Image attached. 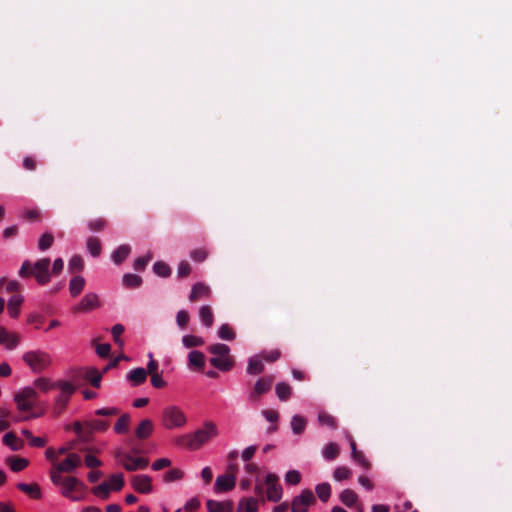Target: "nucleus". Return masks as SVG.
<instances>
[{
    "label": "nucleus",
    "instance_id": "nucleus-1",
    "mask_svg": "<svg viewBox=\"0 0 512 512\" xmlns=\"http://www.w3.org/2000/svg\"><path fill=\"white\" fill-rule=\"evenodd\" d=\"M218 435V429L214 422L205 421L203 426L193 433H188L177 437L176 444L183 446L188 450L195 451L207 444L211 439Z\"/></svg>",
    "mask_w": 512,
    "mask_h": 512
},
{
    "label": "nucleus",
    "instance_id": "nucleus-2",
    "mask_svg": "<svg viewBox=\"0 0 512 512\" xmlns=\"http://www.w3.org/2000/svg\"><path fill=\"white\" fill-rule=\"evenodd\" d=\"M50 263L49 258L38 259L34 264L25 260L19 270V276L22 278L33 276L38 284L45 285L50 281Z\"/></svg>",
    "mask_w": 512,
    "mask_h": 512
},
{
    "label": "nucleus",
    "instance_id": "nucleus-3",
    "mask_svg": "<svg viewBox=\"0 0 512 512\" xmlns=\"http://www.w3.org/2000/svg\"><path fill=\"white\" fill-rule=\"evenodd\" d=\"M208 351L214 356L210 358V364L220 371H229L234 367V359L229 354L230 348L226 344L216 343L208 347Z\"/></svg>",
    "mask_w": 512,
    "mask_h": 512
},
{
    "label": "nucleus",
    "instance_id": "nucleus-4",
    "mask_svg": "<svg viewBox=\"0 0 512 512\" xmlns=\"http://www.w3.org/2000/svg\"><path fill=\"white\" fill-rule=\"evenodd\" d=\"M187 423V417L183 410L176 405L165 407L161 414V424L168 430L182 428Z\"/></svg>",
    "mask_w": 512,
    "mask_h": 512
},
{
    "label": "nucleus",
    "instance_id": "nucleus-5",
    "mask_svg": "<svg viewBox=\"0 0 512 512\" xmlns=\"http://www.w3.org/2000/svg\"><path fill=\"white\" fill-rule=\"evenodd\" d=\"M61 494L71 501H81L86 495V485L78 478L69 476L65 477V481L61 485Z\"/></svg>",
    "mask_w": 512,
    "mask_h": 512
},
{
    "label": "nucleus",
    "instance_id": "nucleus-6",
    "mask_svg": "<svg viewBox=\"0 0 512 512\" xmlns=\"http://www.w3.org/2000/svg\"><path fill=\"white\" fill-rule=\"evenodd\" d=\"M23 361L34 373H40L51 364V357L44 351H28L23 354Z\"/></svg>",
    "mask_w": 512,
    "mask_h": 512
},
{
    "label": "nucleus",
    "instance_id": "nucleus-7",
    "mask_svg": "<svg viewBox=\"0 0 512 512\" xmlns=\"http://www.w3.org/2000/svg\"><path fill=\"white\" fill-rule=\"evenodd\" d=\"M58 388L60 389V394L55 399L53 407V412L56 416L64 412L71 396L76 390L75 386L67 381H58Z\"/></svg>",
    "mask_w": 512,
    "mask_h": 512
},
{
    "label": "nucleus",
    "instance_id": "nucleus-8",
    "mask_svg": "<svg viewBox=\"0 0 512 512\" xmlns=\"http://www.w3.org/2000/svg\"><path fill=\"white\" fill-rule=\"evenodd\" d=\"M38 399L36 389L32 387H25L14 395V401L17 409L20 412H29L35 406V401Z\"/></svg>",
    "mask_w": 512,
    "mask_h": 512
},
{
    "label": "nucleus",
    "instance_id": "nucleus-9",
    "mask_svg": "<svg viewBox=\"0 0 512 512\" xmlns=\"http://www.w3.org/2000/svg\"><path fill=\"white\" fill-rule=\"evenodd\" d=\"M264 484L266 486V499L271 502H279L283 494L279 477L275 473H268Z\"/></svg>",
    "mask_w": 512,
    "mask_h": 512
},
{
    "label": "nucleus",
    "instance_id": "nucleus-10",
    "mask_svg": "<svg viewBox=\"0 0 512 512\" xmlns=\"http://www.w3.org/2000/svg\"><path fill=\"white\" fill-rule=\"evenodd\" d=\"M115 457L122 464L124 469L129 472H133L138 469H145L149 464L148 459L146 458H134L130 454L123 453L121 451H118Z\"/></svg>",
    "mask_w": 512,
    "mask_h": 512
},
{
    "label": "nucleus",
    "instance_id": "nucleus-11",
    "mask_svg": "<svg viewBox=\"0 0 512 512\" xmlns=\"http://www.w3.org/2000/svg\"><path fill=\"white\" fill-rule=\"evenodd\" d=\"M273 382L274 376L272 375L259 378L249 393V401L252 403H257L263 395L271 390Z\"/></svg>",
    "mask_w": 512,
    "mask_h": 512
},
{
    "label": "nucleus",
    "instance_id": "nucleus-12",
    "mask_svg": "<svg viewBox=\"0 0 512 512\" xmlns=\"http://www.w3.org/2000/svg\"><path fill=\"white\" fill-rule=\"evenodd\" d=\"M316 502L313 492L305 489L300 495L294 497L291 503L292 512H307L309 507Z\"/></svg>",
    "mask_w": 512,
    "mask_h": 512
},
{
    "label": "nucleus",
    "instance_id": "nucleus-13",
    "mask_svg": "<svg viewBox=\"0 0 512 512\" xmlns=\"http://www.w3.org/2000/svg\"><path fill=\"white\" fill-rule=\"evenodd\" d=\"M131 485L137 492L147 494L152 491V478L148 475H134L131 477Z\"/></svg>",
    "mask_w": 512,
    "mask_h": 512
},
{
    "label": "nucleus",
    "instance_id": "nucleus-14",
    "mask_svg": "<svg viewBox=\"0 0 512 512\" xmlns=\"http://www.w3.org/2000/svg\"><path fill=\"white\" fill-rule=\"evenodd\" d=\"M58 471H64L65 473H71L81 465V458L76 453H70L66 459L62 462L57 463Z\"/></svg>",
    "mask_w": 512,
    "mask_h": 512
},
{
    "label": "nucleus",
    "instance_id": "nucleus-15",
    "mask_svg": "<svg viewBox=\"0 0 512 512\" xmlns=\"http://www.w3.org/2000/svg\"><path fill=\"white\" fill-rule=\"evenodd\" d=\"M211 296V290L209 286L202 282H197L193 285L190 295H189V301L190 302H196L201 299H208Z\"/></svg>",
    "mask_w": 512,
    "mask_h": 512
},
{
    "label": "nucleus",
    "instance_id": "nucleus-16",
    "mask_svg": "<svg viewBox=\"0 0 512 512\" xmlns=\"http://www.w3.org/2000/svg\"><path fill=\"white\" fill-rule=\"evenodd\" d=\"M99 306V298L94 293L86 294L79 304L74 308L75 312L91 311Z\"/></svg>",
    "mask_w": 512,
    "mask_h": 512
},
{
    "label": "nucleus",
    "instance_id": "nucleus-17",
    "mask_svg": "<svg viewBox=\"0 0 512 512\" xmlns=\"http://www.w3.org/2000/svg\"><path fill=\"white\" fill-rule=\"evenodd\" d=\"M20 342V337L16 333L9 332L6 328L0 326V345H4L7 349H14Z\"/></svg>",
    "mask_w": 512,
    "mask_h": 512
},
{
    "label": "nucleus",
    "instance_id": "nucleus-18",
    "mask_svg": "<svg viewBox=\"0 0 512 512\" xmlns=\"http://www.w3.org/2000/svg\"><path fill=\"white\" fill-rule=\"evenodd\" d=\"M235 482V476L221 475L217 477L214 489L216 492H227L234 488Z\"/></svg>",
    "mask_w": 512,
    "mask_h": 512
},
{
    "label": "nucleus",
    "instance_id": "nucleus-19",
    "mask_svg": "<svg viewBox=\"0 0 512 512\" xmlns=\"http://www.w3.org/2000/svg\"><path fill=\"white\" fill-rule=\"evenodd\" d=\"M265 369L262 358L259 355H254L249 358L247 365V373L249 375H259Z\"/></svg>",
    "mask_w": 512,
    "mask_h": 512
},
{
    "label": "nucleus",
    "instance_id": "nucleus-20",
    "mask_svg": "<svg viewBox=\"0 0 512 512\" xmlns=\"http://www.w3.org/2000/svg\"><path fill=\"white\" fill-rule=\"evenodd\" d=\"M23 297L20 294H14L8 300L7 310L12 318H17L20 314V306L23 303Z\"/></svg>",
    "mask_w": 512,
    "mask_h": 512
},
{
    "label": "nucleus",
    "instance_id": "nucleus-21",
    "mask_svg": "<svg viewBox=\"0 0 512 512\" xmlns=\"http://www.w3.org/2000/svg\"><path fill=\"white\" fill-rule=\"evenodd\" d=\"M153 431V422L149 419L142 420L137 428L135 429V436L138 439H146L148 438Z\"/></svg>",
    "mask_w": 512,
    "mask_h": 512
},
{
    "label": "nucleus",
    "instance_id": "nucleus-22",
    "mask_svg": "<svg viewBox=\"0 0 512 512\" xmlns=\"http://www.w3.org/2000/svg\"><path fill=\"white\" fill-rule=\"evenodd\" d=\"M127 379L133 386L141 385L147 379V371L144 368H135L128 373Z\"/></svg>",
    "mask_w": 512,
    "mask_h": 512
},
{
    "label": "nucleus",
    "instance_id": "nucleus-23",
    "mask_svg": "<svg viewBox=\"0 0 512 512\" xmlns=\"http://www.w3.org/2000/svg\"><path fill=\"white\" fill-rule=\"evenodd\" d=\"M17 488L25 494L29 495L32 499H40L42 497L40 486L36 483H18Z\"/></svg>",
    "mask_w": 512,
    "mask_h": 512
},
{
    "label": "nucleus",
    "instance_id": "nucleus-24",
    "mask_svg": "<svg viewBox=\"0 0 512 512\" xmlns=\"http://www.w3.org/2000/svg\"><path fill=\"white\" fill-rule=\"evenodd\" d=\"M189 366L202 370L205 366V355L198 350H193L188 354Z\"/></svg>",
    "mask_w": 512,
    "mask_h": 512
},
{
    "label": "nucleus",
    "instance_id": "nucleus-25",
    "mask_svg": "<svg viewBox=\"0 0 512 512\" xmlns=\"http://www.w3.org/2000/svg\"><path fill=\"white\" fill-rule=\"evenodd\" d=\"M3 443L12 451H19L24 447V442L19 439L15 433L8 432L3 437Z\"/></svg>",
    "mask_w": 512,
    "mask_h": 512
},
{
    "label": "nucleus",
    "instance_id": "nucleus-26",
    "mask_svg": "<svg viewBox=\"0 0 512 512\" xmlns=\"http://www.w3.org/2000/svg\"><path fill=\"white\" fill-rule=\"evenodd\" d=\"M110 423L106 420L101 419H93L86 421V427L90 432V439L92 438L93 432H104L108 429Z\"/></svg>",
    "mask_w": 512,
    "mask_h": 512
},
{
    "label": "nucleus",
    "instance_id": "nucleus-27",
    "mask_svg": "<svg viewBox=\"0 0 512 512\" xmlns=\"http://www.w3.org/2000/svg\"><path fill=\"white\" fill-rule=\"evenodd\" d=\"M258 500L253 497H245L242 498L239 501L237 512H257L258 506H257Z\"/></svg>",
    "mask_w": 512,
    "mask_h": 512
},
{
    "label": "nucleus",
    "instance_id": "nucleus-28",
    "mask_svg": "<svg viewBox=\"0 0 512 512\" xmlns=\"http://www.w3.org/2000/svg\"><path fill=\"white\" fill-rule=\"evenodd\" d=\"M131 247L127 244L120 245L113 253L112 260L116 265H120L129 256Z\"/></svg>",
    "mask_w": 512,
    "mask_h": 512
},
{
    "label": "nucleus",
    "instance_id": "nucleus-29",
    "mask_svg": "<svg viewBox=\"0 0 512 512\" xmlns=\"http://www.w3.org/2000/svg\"><path fill=\"white\" fill-rule=\"evenodd\" d=\"M208 512H225V506H228V512H232L233 503L231 501L219 502L216 500H208L207 503Z\"/></svg>",
    "mask_w": 512,
    "mask_h": 512
},
{
    "label": "nucleus",
    "instance_id": "nucleus-30",
    "mask_svg": "<svg viewBox=\"0 0 512 512\" xmlns=\"http://www.w3.org/2000/svg\"><path fill=\"white\" fill-rule=\"evenodd\" d=\"M33 385H34V387H33L34 389L37 388L40 391L47 393L52 389L58 388V381L52 382L48 378L40 377V378H37L36 380H34Z\"/></svg>",
    "mask_w": 512,
    "mask_h": 512
},
{
    "label": "nucleus",
    "instance_id": "nucleus-31",
    "mask_svg": "<svg viewBox=\"0 0 512 512\" xmlns=\"http://www.w3.org/2000/svg\"><path fill=\"white\" fill-rule=\"evenodd\" d=\"M199 317L204 326L209 328L213 325L214 315L212 308L209 305L200 307Z\"/></svg>",
    "mask_w": 512,
    "mask_h": 512
},
{
    "label": "nucleus",
    "instance_id": "nucleus-32",
    "mask_svg": "<svg viewBox=\"0 0 512 512\" xmlns=\"http://www.w3.org/2000/svg\"><path fill=\"white\" fill-rule=\"evenodd\" d=\"M85 286V279L82 276H74L69 283V291L73 297L79 295Z\"/></svg>",
    "mask_w": 512,
    "mask_h": 512
},
{
    "label": "nucleus",
    "instance_id": "nucleus-33",
    "mask_svg": "<svg viewBox=\"0 0 512 512\" xmlns=\"http://www.w3.org/2000/svg\"><path fill=\"white\" fill-rule=\"evenodd\" d=\"M7 463L12 471L20 472L28 466L29 461L25 458L10 456L7 458Z\"/></svg>",
    "mask_w": 512,
    "mask_h": 512
},
{
    "label": "nucleus",
    "instance_id": "nucleus-34",
    "mask_svg": "<svg viewBox=\"0 0 512 512\" xmlns=\"http://www.w3.org/2000/svg\"><path fill=\"white\" fill-rule=\"evenodd\" d=\"M86 248L93 257H98L102 251V245L97 237H88L86 241Z\"/></svg>",
    "mask_w": 512,
    "mask_h": 512
},
{
    "label": "nucleus",
    "instance_id": "nucleus-35",
    "mask_svg": "<svg viewBox=\"0 0 512 512\" xmlns=\"http://www.w3.org/2000/svg\"><path fill=\"white\" fill-rule=\"evenodd\" d=\"M307 425V421L300 415H294L291 420V429L294 434L300 435L304 432Z\"/></svg>",
    "mask_w": 512,
    "mask_h": 512
},
{
    "label": "nucleus",
    "instance_id": "nucleus-36",
    "mask_svg": "<svg viewBox=\"0 0 512 512\" xmlns=\"http://www.w3.org/2000/svg\"><path fill=\"white\" fill-rule=\"evenodd\" d=\"M276 395L281 401H287L292 395V388L285 382L278 383L275 387Z\"/></svg>",
    "mask_w": 512,
    "mask_h": 512
},
{
    "label": "nucleus",
    "instance_id": "nucleus-37",
    "mask_svg": "<svg viewBox=\"0 0 512 512\" xmlns=\"http://www.w3.org/2000/svg\"><path fill=\"white\" fill-rule=\"evenodd\" d=\"M341 502L347 507H352L358 500L357 494L351 489H345L340 494Z\"/></svg>",
    "mask_w": 512,
    "mask_h": 512
},
{
    "label": "nucleus",
    "instance_id": "nucleus-38",
    "mask_svg": "<svg viewBox=\"0 0 512 512\" xmlns=\"http://www.w3.org/2000/svg\"><path fill=\"white\" fill-rule=\"evenodd\" d=\"M73 430L83 442L90 441V432L88 430V427H86V422L84 424H82L79 421L74 422Z\"/></svg>",
    "mask_w": 512,
    "mask_h": 512
},
{
    "label": "nucleus",
    "instance_id": "nucleus-39",
    "mask_svg": "<svg viewBox=\"0 0 512 512\" xmlns=\"http://www.w3.org/2000/svg\"><path fill=\"white\" fill-rule=\"evenodd\" d=\"M123 284L127 288H137L142 284V278L136 274H125L123 276Z\"/></svg>",
    "mask_w": 512,
    "mask_h": 512
},
{
    "label": "nucleus",
    "instance_id": "nucleus-40",
    "mask_svg": "<svg viewBox=\"0 0 512 512\" xmlns=\"http://www.w3.org/2000/svg\"><path fill=\"white\" fill-rule=\"evenodd\" d=\"M316 493L322 502H327L331 495V486L329 483H321L316 486Z\"/></svg>",
    "mask_w": 512,
    "mask_h": 512
},
{
    "label": "nucleus",
    "instance_id": "nucleus-41",
    "mask_svg": "<svg viewBox=\"0 0 512 512\" xmlns=\"http://www.w3.org/2000/svg\"><path fill=\"white\" fill-rule=\"evenodd\" d=\"M339 455V447L336 443H328L323 449V457L327 460H334Z\"/></svg>",
    "mask_w": 512,
    "mask_h": 512
},
{
    "label": "nucleus",
    "instance_id": "nucleus-42",
    "mask_svg": "<svg viewBox=\"0 0 512 512\" xmlns=\"http://www.w3.org/2000/svg\"><path fill=\"white\" fill-rule=\"evenodd\" d=\"M218 336L222 340L232 341L235 339V332L228 324H222L218 330Z\"/></svg>",
    "mask_w": 512,
    "mask_h": 512
},
{
    "label": "nucleus",
    "instance_id": "nucleus-43",
    "mask_svg": "<svg viewBox=\"0 0 512 512\" xmlns=\"http://www.w3.org/2000/svg\"><path fill=\"white\" fill-rule=\"evenodd\" d=\"M130 417L128 414H123L116 422L114 430L117 434H124L128 431Z\"/></svg>",
    "mask_w": 512,
    "mask_h": 512
},
{
    "label": "nucleus",
    "instance_id": "nucleus-44",
    "mask_svg": "<svg viewBox=\"0 0 512 512\" xmlns=\"http://www.w3.org/2000/svg\"><path fill=\"white\" fill-rule=\"evenodd\" d=\"M92 493L102 499H108L110 496L111 488L107 482H103L100 485L92 488Z\"/></svg>",
    "mask_w": 512,
    "mask_h": 512
},
{
    "label": "nucleus",
    "instance_id": "nucleus-45",
    "mask_svg": "<svg viewBox=\"0 0 512 512\" xmlns=\"http://www.w3.org/2000/svg\"><path fill=\"white\" fill-rule=\"evenodd\" d=\"M182 343L186 348L199 347L204 344V340L201 337L194 335H185L182 338Z\"/></svg>",
    "mask_w": 512,
    "mask_h": 512
},
{
    "label": "nucleus",
    "instance_id": "nucleus-46",
    "mask_svg": "<svg viewBox=\"0 0 512 512\" xmlns=\"http://www.w3.org/2000/svg\"><path fill=\"white\" fill-rule=\"evenodd\" d=\"M85 378H86V380H88L90 382V384L93 387H95V388H99L100 387L101 379H102V374L99 373L96 369L88 370L86 372Z\"/></svg>",
    "mask_w": 512,
    "mask_h": 512
},
{
    "label": "nucleus",
    "instance_id": "nucleus-47",
    "mask_svg": "<svg viewBox=\"0 0 512 512\" xmlns=\"http://www.w3.org/2000/svg\"><path fill=\"white\" fill-rule=\"evenodd\" d=\"M124 331L125 328L122 324H115L111 329L113 340L115 344L118 345L120 348L124 346V341L121 339V335L124 333Z\"/></svg>",
    "mask_w": 512,
    "mask_h": 512
},
{
    "label": "nucleus",
    "instance_id": "nucleus-48",
    "mask_svg": "<svg viewBox=\"0 0 512 512\" xmlns=\"http://www.w3.org/2000/svg\"><path fill=\"white\" fill-rule=\"evenodd\" d=\"M68 268H69V271L72 273L82 271L84 268V262H83L82 257L80 255H74L69 260Z\"/></svg>",
    "mask_w": 512,
    "mask_h": 512
},
{
    "label": "nucleus",
    "instance_id": "nucleus-49",
    "mask_svg": "<svg viewBox=\"0 0 512 512\" xmlns=\"http://www.w3.org/2000/svg\"><path fill=\"white\" fill-rule=\"evenodd\" d=\"M153 271L160 277H168L171 274L170 267L163 261L154 263Z\"/></svg>",
    "mask_w": 512,
    "mask_h": 512
},
{
    "label": "nucleus",
    "instance_id": "nucleus-50",
    "mask_svg": "<svg viewBox=\"0 0 512 512\" xmlns=\"http://www.w3.org/2000/svg\"><path fill=\"white\" fill-rule=\"evenodd\" d=\"M87 226L90 231L100 232L103 231L107 226V220L104 218H96L88 221Z\"/></svg>",
    "mask_w": 512,
    "mask_h": 512
},
{
    "label": "nucleus",
    "instance_id": "nucleus-51",
    "mask_svg": "<svg viewBox=\"0 0 512 512\" xmlns=\"http://www.w3.org/2000/svg\"><path fill=\"white\" fill-rule=\"evenodd\" d=\"M318 421L323 426H328L333 429L337 427L336 419L332 415L325 412L319 413Z\"/></svg>",
    "mask_w": 512,
    "mask_h": 512
},
{
    "label": "nucleus",
    "instance_id": "nucleus-52",
    "mask_svg": "<svg viewBox=\"0 0 512 512\" xmlns=\"http://www.w3.org/2000/svg\"><path fill=\"white\" fill-rule=\"evenodd\" d=\"M183 476H184V473L182 470H180L178 468H173L164 474L163 480H164V482H167V483L174 482V481H178V480L182 479Z\"/></svg>",
    "mask_w": 512,
    "mask_h": 512
},
{
    "label": "nucleus",
    "instance_id": "nucleus-53",
    "mask_svg": "<svg viewBox=\"0 0 512 512\" xmlns=\"http://www.w3.org/2000/svg\"><path fill=\"white\" fill-rule=\"evenodd\" d=\"M110 485L111 490L119 491L124 486V478L122 473L113 474L110 476Z\"/></svg>",
    "mask_w": 512,
    "mask_h": 512
},
{
    "label": "nucleus",
    "instance_id": "nucleus-54",
    "mask_svg": "<svg viewBox=\"0 0 512 512\" xmlns=\"http://www.w3.org/2000/svg\"><path fill=\"white\" fill-rule=\"evenodd\" d=\"M53 241L54 237L51 233H44L39 239L38 248L41 251H45L52 246Z\"/></svg>",
    "mask_w": 512,
    "mask_h": 512
},
{
    "label": "nucleus",
    "instance_id": "nucleus-55",
    "mask_svg": "<svg viewBox=\"0 0 512 512\" xmlns=\"http://www.w3.org/2000/svg\"><path fill=\"white\" fill-rule=\"evenodd\" d=\"M351 476V470L346 466L337 467L334 470L333 477L337 481L348 479Z\"/></svg>",
    "mask_w": 512,
    "mask_h": 512
},
{
    "label": "nucleus",
    "instance_id": "nucleus-56",
    "mask_svg": "<svg viewBox=\"0 0 512 512\" xmlns=\"http://www.w3.org/2000/svg\"><path fill=\"white\" fill-rule=\"evenodd\" d=\"M301 474L297 470H289L285 474V481L288 485H297L301 482Z\"/></svg>",
    "mask_w": 512,
    "mask_h": 512
},
{
    "label": "nucleus",
    "instance_id": "nucleus-57",
    "mask_svg": "<svg viewBox=\"0 0 512 512\" xmlns=\"http://www.w3.org/2000/svg\"><path fill=\"white\" fill-rule=\"evenodd\" d=\"M190 320L189 313L186 310H179L176 315L177 325L184 329Z\"/></svg>",
    "mask_w": 512,
    "mask_h": 512
},
{
    "label": "nucleus",
    "instance_id": "nucleus-58",
    "mask_svg": "<svg viewBox=\"0 0 512 512\" xmlns=\"http://www.w3.org/2000/svg\"><path fill=\"white\" fill-rule=\"evenodd\" d=\"M61 473H65L64 471H58L57 465H54V468L50 471V479L54 485H62L65 481V478L61 476Z\"/></svg>",
    "mask_w": 512,
    "mask_h": 512
},
{
    "label": "nucleus",
    "instance_id": "nucleus-59",
    "mask_svg": "<svg viewBox=\"0 0 512 512\" xmlns=\"http://www.w3.org/2000/svg\"><path fill=\"white\" fill-rule=\"evenodd\" d=\"M254 492L260 501L264 502L266 500V492L264 491V483H262L258 477H256V479H255Z\"/></svg>",
    "mask_w": 512,
    "mask_h": 512
},
{
    "label": "nucleus",
    "instance_id": "nucleus-60",
    "mask_svg": "<svg viewBox=\"0 0 512 512\" xmlns=\"http://www.w3.org/2000/svg\"><path fill=\"white\" fill-rule=\"evenodd\" d=\"M263 361H267L269 363L275 362L280 357V351L279 350H271L268 352H262L261 355H259Z\"/></svg>",
    "mask_w": 512,
    "mask_h": 512
},
{
    "label": "nucleus",
    "instance_id": "nucleus-61",
    "mask_svg": "<svg viewBox=\"0 0 512 512\" xmlns=\"http://www.w3.org/2000/svg\"><path fill=\"white\" fill-rule=\"evenodd\" d=\"M4 284L6 285V291L10 293L17 292L20 289V284L17 281L12 280L6 282V279L2 278L0 280V290L2 289Z\"/></svg>",
    "mask_w": 512,
    "mask_h": 512
},
{
    "label": "nucleus",
    "instance_id": "nucleus-62",
    "mask_svg": "<svg viewBox=\"0 0 512 512\" xmlns=\"http://www.w3.org/2000/svg\"><path fill=\"white\" fill-rule=\"evenodd\" d=\"M151 257L152 256L149 254L147 256H142V257H138L137 259H135L134 269L138 270V271L144 270L145 267L147 266L148 262L150 261Z\"/></svg>",
    "mask_w": 512,
    "mask_h": 512
},
{
    "label": "nucleus",
    "instance_id": "nucleus-63",
    "mask_svg": "<svg viewBox=\"0 0 512 512\" xmlns=\"http://www.w3.org/2000/svg\"><path fill=\"white\" fill-rule=\"evenodd\" d=\"M191 273V266L187 261H181L178 266V277L184 278Z\"/></svg>",
    "mask_w": 512,
    "mask_h": 512
},
{
    "label": "nucleus",
    "instance_id": "nucleus-64",
    "mask_svg": "<svg viewBox=\"0 0 512 512\" xmlns=\"http://www.w3.org/2000/svg\"><path fill=\"white\" fill-rule=\"evenodd\" d=\"M171 465V461L168 458H160L153 462L152 469L155 471L162 470Z\"/></svg>",
    "mask_w": 512,
    "mask_h": 512
}]
</instances>
